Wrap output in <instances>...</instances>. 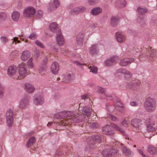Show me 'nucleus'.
<instances>
[{"label":"nucleus","instance_id":"1","mask_svg":"<svg viewBox=\"0 0 157 157\" xmlns=\"http://www.w3.org/2000/svg\"><path fill=\"white\" fill-rule=\"evenodd\" d=\"M142 53L139 55V59L141 57H144L146 58V56L148 55V53H149V56H147V58L149 60H151L155 57L157 55V52L156 50H151V48L148 47L147 48L144 47L142 49Z\"/></svg>","mask_w":157,"mask_h":157},{"label":"nucleus","instance_id":"2","mask_svg":"<svg viewBox=\"0 0 157 157\" xmlns=\"http://www.w3.org/2000/svg\"><path fill=\"white\" fill-rule=\"evenodd\" d=\"M112 127L116 130L119 131L123 134L125 135L124 130L114 123L112 124L111 126L107 125L103 127L102 129L103 133L107 135H112L113 134L114 132L112 129Z\"/></svg>","mask_w":157,"mask_h":157},{"label":"nucleus","instance_id":"3","mask_svg":"<svg viewBox=\"0 0 157 157\" xmlns=\"http://www.w3.org/2000/svg\"><path fill=\"white\" fill-rule=\"evenodd\" d=\"M93 33L92 31H90L89 29H86L82 33H79L77 35L76 38L77 44L79 46H81L83 43V38L84 36L89 37Z\"/></svg>","mask_w":157,"mask_h":157},{"label":"nucleus","instance_id":"4","mask_svg":"<svg viewBox=\"0 0 157 157\" xmlns=\"http://www.w3.org/2000/svg\"><path fill=\"white\" fill-rule=\"evenodd\" d=\"M144 106L147 111L152 112L155 109V101L153 100V99H146L144 103Z\"/></svg>","mask_w":157,"mask_h":157},{"label":"nucleus","instance_id":"5","mask_svg":"<svg viewBox=\"0 0 157 157\" xmlns=\"http://www.w3.org/2000/svg\"><path fill=\"white\" fill-rule=\"evenodd\" d=\"M13 110L11 109H8L6 113V123L9 126L12 125L13 124Z\"/></svg>","mask_w":157,"mask_h":157},{"label":"nucleus","instance_id":"6","mask_svg":"<svg viewBox=\"0 0 157 157\" xmlns=\"http://www.w3.org/2000/svg\"><path fill=\"white\" fill-rule=\"evenodd\" d=\"M82 120V116L78 114L76 116L75 115L72 116H71V118L66 119V120L63 121V123H64V124H67L70 123H76L81 121Z\"/></svg>","mask_w":157,"mask_h":157},{"label":"nucleus","instance_id":"7","mask_svg":"<svg viewBox=\"0 0 157 157\" xmlns=\"http://www.w3.org/2000/svg\"><path fill=\"white\" fill-rule=\"evenodd\" d=\"M117 150L115 149L110 148L109 149H105L102 151V154L104 156L113 157L117 154Z\"/></svg>","mask_w":157,"mask_h":157},{"label":"nucleus","instance_id":"8","mask_svg":"<svg viewBox=\"0 0 157 157\" xmlns=\"http://www.w3.org/2000/svg\"><path fill=\"white\" fill-rule=\"evenodd\" d=\"M36 12L35 9L31 6L28 7L23 11V14L24 16L26 17H30L34 15Z\"/></svg>","mask_w":157,"mask_h":157},{"label":"nucleus","instance_id":"9","mask_svg":"<svg viewBox=\"0 0 157 157\" xmlns=\"http://www.w3.org/2000/svg\"><path fill=\"white\" fill-rule=\"evenodd\" d=\"M86 10V8L85 6H80L74 8L71 10V12L72 13H75L78 14L82 13Z\"/></svg>","mask_w":157,"mask_h":157},{"label":"nucleus","instance_id":"10","mask_svg":"<svg viewBox=\"0 0 157 157\" xmlns=\"http://www.w3.org/2000/svg\"><path fill=\"white\" fill-rule=\"evenodd\" d=\"M7 74L10 76L15 75L17 73V67L15 65L9 66L7 71Z\"/></svg>","mask_w":157,"mask_h":157},{"label":"nucleus","instance_id":"11","mask_svg":"<svg viewBox=\"0 0 157 157\" xmlns=\"http://www.w3.org/2000/svg\"><path fill=\"white\" fill-rule=\"evenodd\" d=\"M18 71L20 75L22 77H25L27 73L26 66L23 63L19 65Z\"/></svg>","mask_w":157,"mask_h":157},{"label":"nucleus","instance_id":"12","mask_svg":"<svg viewBox=\"0 0 157 157\" xmlns=\"http://www.w3.org/2000/svg\"><path fill=\"white\" fill-rule=\"evenodd\" d=\"M59 0H54L52 3L48 5V9L50 11L55 10L59 6Z\"/></svg>","mask_w":157,"mask_h":157},{"label":"nucleus","instance_id":"13","mask_svg":"<svg viewBox=\"0 0 157 157\" xmlns=\"http://www.w3.org/2000/svg\"><path fill=\"white\" fill-rule=\"evenodd\" d=\"M24 90L27 92L31 93L35 90V88L33 85L29 83H25L24 86Z\"/></svg>","mask_w":157,"mask_h":157},{"label":"nucleus","instance_id":"14","mask_svg":"<svg viewBox=\"0 0 157 157\" xmlns=\"http://www.w3.org/2000/svg\"><path fill=\"white\" fill-rule=\"evenodd\" d=\"M134 61L133 58H124L120 60L119 64L121 66L124 67L130 64Z\"/></svg>","mask_w":157,"mask_h":157},{"label":"nucleus","instance_id":"15","mask_svg":"<svg viewBox=\"0 0 157 157\" xmlns=\"http://www.w3.org/2000/svg\"><path fill=\"white\" fill-rule=\"evenodd\" d=\"M115 36L116 40L118 42L122 43L125 40V36L121 32L116 33Z\"/></svg>","mask_w":157,"mask_h":157},{"label":"nucleus","instance_id":"16","mask_svg":"<svg viewBox=\"0 0 157 157\" xmlns=\"http://www.w3.org/2000/svg\"><path fill=\"white\" fill-rule=\"evenodd\" d=\"M141 84L140 81H138L136 82H129L128 83L127 86L130 89L132 90H136L138 86H140Z\"/></svg>","mask_w":157,"mask_h":157},{"label":"nucleus","instance_id":"17","mask_svg":"<svg viewBox=\"0 0 157 157\" xmlns=\"http://www.w3.org/2000/svg\"><path fill=\"white\" fill-rule=\"evenodd\" d=\"M90 54L91 55L97 54L99 51V48L97 44H93L89 48Z\"/></svg>","mask_w":157,"mask_h":157},{"label":"nucleus","instance_id":"18","mask_svg":"<svg viewBox=\"0 0 157 157\" xmlns=\"http://www.w3.org/2000/svg\"><path fill=\"white\" fill-rule=\"evenodd\" d=\"M56 38L57 42L59 45L62 46L64 44V40L60 32L57 34Z\"/></svg>","mask_w":157,"mask_h":157},{"label":"nucleus","instance_id":"19","mask_svg":"<svg viewBox=\"0 0 157 157\" xmlns=\"http://www.w3.org/2000/svg\"><path fill=\"white\" fill-rule=\"evenodd\" d=\"M49 28L50 30L53 33L57 32L58 33L60 32L58 25L55 22L52 23L50 24Z\"/></svg>","mask_w":157,"mask_h":157},{"label":"nucleus","instance_id":"20","mask_svg":"<svg viewBox=\"0 0 157 157\" xmlns=\"http://www.w3.org/2000/svg\"><path fill=\"white\" fill-rule=\"evenodd\" d=\"M102 11V9L99 7L94 8L90 10L91 14L94 16H96L101 13Z\"/></svg>","mask_w":157,"mask_h":157},{"label":"nucleus","instance_id":"21","mask_svg":"<svg viewBox=\"0 0 157 157\" xmlns=\"http://www.w3.org/2000/svg\"><path fill=\"white\" fill-rule=\"evenodd\" d=\"M116 99L117 100L115 101L114 103L115 108L117 110L122 112L123 107V104L119 99Z\"/></svg>","mask_w":157,"mask_h":157},{"label":"nucleus","instance_id":"22","mask_svg":"<svg viewBox=\"0 0 157 157\" xmlns=\"http://www.w3.org/2000/svg\"><path fill=\"white\" fill-rule=\"evenodd\" d=\"M61 77L63 82H68L73 78V75L71 73H69L62 75Z\"/></svg>","mask_w":157,"mask_h":157},{"label":"nucleus","instance_id":"23","mask_svg":"<svg viewBox=\"0 0 157 157\" xmlns=\"http://www.w3.org/2000/svg\"><path fill=\"white\" fill-rule=\"evenodd\" d=\"M59 69V65L58 63L56 62H54L51 67V71L54 74H56Z\"/></svg>","mask_w":157,"mask_h":157},{"label":"nucleus","instance_id":"24","mask_svg":"<svg viewBox=\"0 0 157 157\" xmlns=\"http://www.w3.org/2000/svg\"><path fill=\"white\" fill-rule=\"evenodd\" d=\"M141 121L138 119H134L131 121L132 125L136 128H138L139 126L141 124Z\"/></svg>","mask_w":157,"mask_h":157},{"label":"nucleus","instance_id":"25","mask_svg":"<svg viewBox=\"0 0 157 157\" xmlns=\"http://www.w3.org/2000/svg\"><path fill=\"white\" fill-rule=\"evenodd\" d=\"M126 4L127 3L125 0H117L115 3V5L119 8L124 7Z\"/></svg>","mask_w":157,"mask_h":157},{"label":"nucleus","instance_id":"26","mask_svg":"<svg viewBox=\"0 0 157 157\" xmlns=\"http://www.w3.org/2000/svg\"><path fill=\"white\" fill-rule=\"evenodd\" d=\"M30 56V52L28 51L22 52L21 56V59L23 61L26 60Z\"/></svg>","mask_w":157,"mask_h":157},{"label":"nucleus","instance_id":"27","mask_svg":"<svg viewBox=\"0 0 157 157\" xmlns=\"http://www.w3.org/2000/svg\"><path fill=\"white\" fill-rule=\"evenodd\" d=\"M29 102L27 99H21L19 102V107L23 109L29 104Z\"/></svg>","mask_w":157,"mask_h":157},{"label":"nucleus","instance_id":"28","mask_svg":"<svg viewBox=\"0 0 157 157\" xmlns=\"http://www.w3.org/2000/svg\"><path fill=\"white\" fill-rule=\"evenodd\" d=\"M122 151L124 154L127 156H130L133 154V152L130 149L124 146L122 148Z\"/></svg>","mask_w":157,"mask_h":157},{"label":"nucleus","instance_id":"29","mask_svg":"<svg viewBox=\"0 0 157 157\" xmlns=\"http://www.w3.org/2000/svg\"><path fill=\"white\" fill-rule=\"evenodd\" d=\"M119 20V18L117 17H112L111 18L110 24L113 26H116L118 24Z\"/></svg>","mask_w":157,"mask_h":157},{"label":"nucleus","instance_id":"30","mask_svg":"<svg viewBox=\"0 0 157 157\" xmlns=\"http://www.w3.org/2000/svg\"><path fill=\"white\" fill-rule=\"evenodd\" d=\"M147 10L145 8L139 7L137 9V12L139 15H143L147 12Z\"/></svg>","mask_w":157,"mask_h":157},{"label":"nucleus","instance_id":"31","mask_svg":"<svg viewBox=\"0 0 157 157\" xmlns=\"http://www.w3.org/2000/svg\"><path fill=\"white\" fill-rule=\"evenodd\" d=\"M20 14L17 11H14L12 14V18L14 21H17L19 18Z\"/></svg>","mask_w":157,"mask_h":157},{"label":"nucleus","instance_id":"32","mask_svg":"<svg viewBox=\"0 0 157 157\" xmlns=\"http://www.w3.org/2000/svg\"><path fill=\"white\" fill-rule=\"evenodd\" d=\"M147 151L151 154L157 153V149L152 145L148 146Z\"/></svg>","mask_w":157,"mask_h":157},{"label":"nucleus","instance_id":"33","mask_svg":"<svg viewBox=\"0 0 157 157\" xmlns=\"http://www.w3.org/2000/svg\"><path fill=\"white\" fill-rule=\"evenodd\" d=\"M44 99H33L34 104L36 105H40L43 104L44 102Z\"/></svg>","mask_w":157,"mask_h":157},{"label":"nucleus","instance_id":"34","mask_svg":"<svg viewBox=\"0 0 157 157\" xmlns=\"http://www.w3.org/2000/svg\"><path fill=\"white\" fill-rule=\"evenodd\" d=\"M35 141V138L33 136H32L30 137L28 140L27 143L26 144V146L28 147H30Z\"/></svg>","mask_w":157,"mask_h":157},{"label":"nucleus","instance_id":"35","mask_svg":"<svg viewBox=\"0 0 157 157\" xmlns=\"http://www.w3.org/2000/svg\"><path fill=\"white\" fill-rule=\"evenodd\" d=\"M82 110L87 117H89L91 114V111L90 109L86 107H83Z\"/></svg>","mask_w":157,"mask_h":157},{"label":"nucleus","instance_id":"36","mask_svg":"<svg viewBox=\"0 0 157 157\" xmlns=\"http://www.w3.org/2000/svg\"><path fill=\"white\" fill-rule=\"evenodd\" d=\"M6 18V13L0 12V23L5 20Z\"/></svg>","mask_w":157,"mask_h":157},{"label":"nucleus","instance_id":"37","mask_svg":"<svg viewBox=\"0 0 157 157\" xmlns=\"http://www.w3.org/2000/svg\"><path fill=\"white\" fill-rule=\"evenodd\" d=\"M114 64L116 63L119 60V57L117 56H113L109 58Z\"/></svg>","mask_w":157,"mask_h":157},{"label":"nucleus","instance_id":"38","mask_svg":"<svg viewBox=\"0 0 157 157\" xmlns=\"http://www.w3.org/2000/svg\"><path fill=\"white\" fill-rule=\"evenodd\" d=\"M45 63H46L45 62H44V65H41L40 67L38 70L40 73L44 74L45 72L46 69Z\"/></svg>","mask_w":157,"mask_h":157},{"label":"nucleus","instance_id":"39","mask_svg":"<svg viewBox=\"0 0 157 157\" xmlns=\"http://www.w3.org/2000/svg\"><path fill=\"white\" fill-rule=\"evenodd\" d=\"M33 58H30L27 62V65L29 68L32 69L33 68L34 65L33 62Z\"/></svg>","mask_w":157,"mask_h":157},{"label":"nucleus","instance_id":"40","mask_svg":"<svg viewBox=\"0 0 157 157\" xmlns=\"http://www.w3.org/2000/svg\"><path fill=\"white\" fill-rule=\"evenodd\" d=\"M124 77L127 78H129L132 77V74L129 71L126 69L125 71L124 74Z\"/></svg>","mask_w":157,"mask_h":157},{"label":"nucleus","instance_id":"41","mask_svg":"<svg viewBox=\"0 0 157 157\" xmlns=\"http://www.w3.org/2000/svg\"><path fill=\"white\" fill-rule=\"evenodd\" d=\"M104 63L105 65L107 67L111 66L113 65L109 58L107 59L104 62Z\"/></svg>","mask_w":157,"mask_h":157},{"label":"nucleus","instance_id":"42","mask_svg":"<svg viewBox=\"0 0 157 157\" xmlns=\"http://www.w3.org/2000/svg\"><path fill=\"white\" fill-rule=\"evenodd\" d=\"M96 90L98 93L103 94L105 93V90L100 86H98L96 88Z\"/></svg>","mask_w":157,"mask_h":157},{"label":"nucleus","instance_id":"43","mask_svg":"<svg viewBox=\"0 0 157 157\" xmlns=\"http://www.w3.org/2000/svg\"><path fill=\"white\" fill-rule=\"evenodd\" d=\"M92 139L94 141L98 143H100L101 140L100 137L99 136H93Z\"/></svg>","mask_w":157,"mask_h":157},{"label":"nucleus","instance_id":"44","mask_svg":"<svg viewBox=\"0 0 157 157\" xmlns=\"http://www.w3.org/2000/svg\"><path fill=\"white\" fill-rule=\"evenodd\" d=\"M89 68L90 70V72H91L95 74H97L98 71L97 67L94 66H90Z\"/></svg>","mask_w":157,"mask_h":157},{"label":"nucleus","instance_id":"45","mask_svg":"<svg viewBox=\"0 0 157 157\" xmlns=\"http://www.w3.org/2000/svg\"><path fill=\"white\" fill-rule=\"evenodd\" d=\"M147 125V129L148 131L149 132H153L156 130L155 128L152 126L151 124Z\"/></svg>","mask_w":157,"mask_h":157},{"label":"nucleus","instance_id":"46","mask_svg":"<svg viewBox=\"0 0 157 157\" xmlns=\"http://www.w3.org/2000/svg\"><path fill=\"white\" fill-rule=\"evenodd\" d=\"M36 44L38 46L42 48H44V45L39 41L38 40H36L35 41Z\"/></svg>","mask_w":157,"mask_h":157},{"label":"nucleus","instance_id":"47","mask_svg":"<svg viewBox=\"0 0 157 157\" xmlns=\"http://www.w3.org/2000/svg\"><path fill=\"white\" fill-rule=\"evenodd\" d=\"M126 69L124 68H120L117 70L116 71V73L117 75L119 74H124Z\"/></svg>","mask_w":157,"mask_h":157},{"label":"nucleus","instance_id":"48","mask_svg":"<svg viewBox=\"0 0 157 157\" xmlns=\"http://www.w3.org/2000/svg\"><path fill=\"white\" fill-rule=\"evenodd\" d=\"M4 93V88L0 83V97H3Z\"/></svg>","mask_w":157,"mask_h":157},{"label":"nucleus","instance_id":"49","mask_svg":"<svg viewBox=\"0 0 157 157\" xmlns=\"http://www.w3.org/2000/svg\"><path fill=\"white\" fill-rule=\"evenodd\" d=\"M129 123V121L126 119L123 120L121 122L122 124L125 127H128Z\"/></svg>","mask_w":157,"mask_h":157},{"label":"nucleus","instance_id":"50","mask_svg":"<svg viewBox=\"0 0 157 157\" xmlns=\"http://www.w3.org/2000/svg\"><path fill=\"white\" fill-rule=\"evenodd\" d=\"M1 40L2 43L5 44L8 41V39L6 37L2 36L1 37Z\"/></svg>","mask_w":157,"mask_h":157},{"label":"nucleus","instance_id":"51","mask_svg":"<svg viewBox=\"0 0 157 157\" xmlns=\"http://www.w3.org/2000/svg\"><path fill=\"white\" fill-rule=\"evenodd\" d=\"M157 24V21L156 19L155 18L152 19L150 21V25L151 26H153Z\"/></svg>","mask_w":157,"mask_h":157},{"label":"nucleus","instance_id":"52","mask_svg":"<svg viewBox=\"0 0 157 157\" xmlns=\"http://www.w3.org/2000/svg\"><path fill=\"white\" fill-rule=\"evenodd\" d=\"M36 36L37 35L36 33H33L29 36V37L30 39L33 40L36 39Z\"/></svg>","mask_w":157,"mask_h":157},{"label":"nucleus","instance_id":"53","mask_svg":"<svg viewBox=\"0 0 157 157\" xmlns=\"http://www.w3.org/2000/svg\"><path fill=\"white\" fill-rule=\"evenodd\" d=\"M88 3L90 6L95 5L97 3L96 0H87Z\"/></svg>","mask_w":157,"mask_h":157},{"label":"nucleus","instance_id":"54","mask_svg":"<svg viewBox=\"0 0 157 157\" xmlns=\"http://www.w3.org/2000/svg\"><path fill=\"white\" fill-rule=\"evenodd\" d=\"M40 52L38 50L36 49L34 52V56L35 58H37L40 55Z\"/></svg>","mask_w":157,"mask_h":157},{"label":"nucleus","instance_id":"55","mask_svg":"<svg viewBox=\"0 0 157 157\" xmlns=\"http://www.w3.org/2000/svg\"><path fill=\"white\" fill-rule=\"evenodd\" d=\"M107 115L109 118L112 121H114L116 120L117 118L115 117L110 113H108Z\"/></svg>","mask_w":157,"mask_h":157},{"label":"nucleus","instance_id":"56","mask_svg":"<svg viewBox=\"0 0 157 157\" xmlns=\"http://www.w3.org/2000/svg\"><path fill=\"white\" fill-rule=\"evenodd\" d=\"M90 126L92 128H96L98 127L99 124L97 122H93L91 124Z\"/></svg>","mask_w":157,"mask_h":157},{"label":"nucleus","instance_id":"57","mask_svg":"<svg viewBox=\"0 0 157 157\" xmlns=\"http://www.w3.org/2000/svg\"><path fill=\"white\" fill-rule=\"evenodd\" d=\"M130 105L132 106H136L138 104H140V102H138L136 101H132L130 102Z\"/></svg>","mask_w":157,"mask_h":157},{"label":"nucleus","instance_id":"58","mask_svg":"<svg viewBox=\"0 0 157 157\" xmlns=\"http://www.w3.org/2000/svg\"><path fill=\"white\" fill-rule=\"evenodd\" d=\"M36 98H42L43 97V94L42 93H38L35 95Z\"/></svg>","mask_w":157,"mask_h":157},{"label":"nucleus","instance_id":"59","mask_svg":"<svg viewBox=\"0 0 157 157\" xmlns=\"http://www.w3.org/2000/svg\"><path fill=\"white\" fill-rule=\"evenodd\" d=\"M74 63L77 66L81 67L84 65V63H81L78 61H75L74 62Z\"/></svg>","mask_w":157,"mask_h":157},{"label":"nucleus","instance_id":"60","mask_svg":"<svg viewBox=\"0 0 157 157\" xmlns=\"http://www.w3.org/2000/svg\"><path fill=\"white\" fill-rule=\"evenodd\" d=\"M42 12L41 10H38L37 13V17L40 18L42 17Z\"/></svg>","mask_w":157,"mask_h":157},{"label":"nucleus","instance_id":"61","mask_svg":"<svg viewBox=\"0 0 157 157\" xmlns=\"http://www.w3.org/2000/svg\"><path fill=\"white\" fill-rule=\"evenodd\" d=\"M91 97V95L89 94H86L81 96V98H89Z\"/></svg>","mask_w":157,"mask_h":157},{"label":"nucleus","instance_id":"62","mask_svg":"<svg viewBox=\"0 0 157 157\" xmlns=\"http://www.w3.org/2000/svg\"><path fill=\"white\" fill-rule=\"evenodd\" d=\"M137 151L143 157L144 156H145V155L143 151L141 149H137Z\"/></svg>","mask_w":157,"mask_h":157},{"label":"nucleus","instance_id":"63","mask_svg":"<svg viewBox=\"0 0 157 157\" xmlns=\"http://www.w3.org/2000/svg\"><path fill=\"white\" fill-rule=\"evenodd\" d=\"M105 95L107 97L114 98L115 97V95L113 94H109L107 93H105Z\"/></svg>","mask_w":157,"mask_h":157},{"label":"nucleus","instance_id":"64","mask_svg":"<svg viewBox=\"0 0 157 157\" xmlns=\"http://www.w3.org/2000/svg\"><path fill=\"white\" fill-rule=\"evenodd\" d=\"M18 39V38L17 37H14L13 39H12V40H13L12 42V43L13 44L14 42H15V44L16 45L17 44V40Z\"/></svg>","mask_w":157,"mask_h":157}]
</instances>
